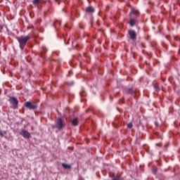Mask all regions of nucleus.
I'll list each match as a JSON object with an SVG mask.
<instances>
[{"mask_svg":"<svg viewBox=\"0 0 180 180\" xmlns=\"http://www.w3.org/2000/svg\"><path fill=\"white\" fill-rule=\"evenodd\" d=\"M16 39L19 43V47L21 51H23V50H25V47L26 46V44H27V41L30 40V37H29V35L20 36V37H17Z\"/></svg>","mask_w":180,"mask_h":180,"instance_id":"obj_1","label":"nucleus"},{"mask_svg":"<svg viewBox=\"0 0 180 180\" xmlns=\"http://www.w3.org/2000/svg\"><path fill=\"white\" fill-rule=\"evenodd\" d=\"M139 15H140V12H139L136 8H131L130 12V20L129 25L133 27L136 25V18H139Z\"/></svg>","mask_w":180,"mask_h":180,"instance_id":"obj_2","label":"nucleus"},{"mask_svg":"<svg viewBox=\"0 0 180 180\" xmlns=\"http://www.w3.org/2000/svg\"><path fill=\"white\" fill-rule=\"evenodd\" d=\"M55 127L58 130H61L65 127V122L61 118H57L55 122Z\"/></svg>","mask_w":180,"mask_h":180,"instance_id":"obj_3","label":"nucleus"},{"mask_svg":"<svg viewBox=\"0 0 180 180\" xmlns=\"http://www.w3.org/2000/svg\"><path fill=\"white\" fill-rule=\"evenodd\" d=\"M24 106L30 110H36L37 109V103H32L31 101H26L24 103Z\"/></svg>","mask_w":180,"mask_h":180,"instance_id":"obj_4","label":"nucleus"},{"mask_svg":"<svg viewBox=\"0 0 180 180\" xmlns=\"http://www.w3.org/2000/svg\"><path fill=\"white\" fill-rule=\"evenodd\" d=\"M128 34L131 40H132L133 41H136V39H137V33H136V31L130 30L128 32Z\"/></svg>","mask_w":180,"mask_h":180,"instance_id":"obj_5","label":"nucleus"},{"mask_svg":"<svg viewBox=\"0 0 180 180\" xmlns=\"http://www.w3.org/2000/svg\"><path fill=\"white\" fill-rule=\"evenodd\" d=\"M8 102L11 105H13V108H16L18 106V103H19V101L16 97L11 96L8 99Z\"/></svg>","mask_w":180,"mask_h":180,"instance_id":"obj_6","label":"nucleus"},{"mask_svg":"<svg viewBox=\"0 0 180 180\" xmlns=\"http://www.w3.org/2000/svg\"><path fill=\"white\" fill-rule=\"evenodd\" d=\"M20 136H22L24 139H30L31 135L29 133V131L22 129L21 131H20Z\"/></svg>","mask_w":180,"mask_h":180,"instance_id":"obj_7","label":"nucleus"},{"mask_svg":"<svg viewBox=\"0 0 180 180\" xmlns=\"http://www.w3.org/2000/svg\"><path fill=\"white\" fill-rule=\"evenodd\" d=\"M86 12L87 13H94L95 12V9L92 6H89L86 8Z\"/></svg>","mask_w":180,"mask_h":180,"instance_id":"obj_8","label":"nucleus"},{"mask_svg":"<svg viewBox=\"0 0 180 180\" xmlns=\"http://www.w3.org/2000/svg\"><path fill=\"white\" fill-rule=\"evenodd\" d=\"M72 126H78V118H74L71 121Z\"/></svg>","mask_w":180,"mask_h":180,"instance_id":"obj_9","label":"nucleus"},{"mask_svg":"<svg viewBox=\"0 0 180 180\" xmlns=\"http://www.w3.org/2000/svg\"><path fill=\"white\" fill-rule=\"evenodd\" d=\"M62 167L65 169H71V165H68L67 163H62Z\"/></svg>","mask_w":180,"mask_h":180,"instance_id":"obj_10","label":"nucleus"},{"mask_svg":"<svg viewBox=\"0 0 180 180\" xmlns=\"http://www.w3.org/2000/svg\"><path fill=\"white\" fill-rule=\"evenodd\" d=\"M127 94H129V95H134V91L132 90V89H127Z\"/></svg>","mask_w":180,"mask_h":180,"instance_id":"obj_11","label":"nucleus"},{"mask_svg":"<svg viewBox=\"0 0 180 180\" xmlns=\"http://www.w3.org/2000/svg\"><path fill=\"white\" fill-rule=\"evenodd\" d=\"M112 180H124V179L119 176H114L112 177Z\"/></svg>","mask_w":180,"mask_h":180,"instance_id":"obj_12","label":"nucleus"},{"mask_svg":"<svg viewBox=\"0 0 180 180\" xmlns=\"http://www.w3.org/2000/svg\"><path fill=\"white\" fill-rule=\"evenodd\" d=\"M40 0H33L32 4L33 5H39Z\"/></svg>","mask_w":180,"mask_h":180,"instance_id":"obj_13","label":"nucleus"},{"mask_svg":"<svg viewBox=\"0 0 180 180\" xmlns=\"http://www.w3.org/2000/svg\"><path fill=\"white\" fill-rule=\"evenodd\" d=\"M152 171H153V174L155 175V174H157V171H158L157 167H153L152 169Z\"/></svg>","mask_w":180,"mask_h":180,"instance_id":"obj_14","label":"nucleus"},{"mask_svg":"<svg viewBox=\"0 0 180 180\" xmlns=\"http://www.w3.org/2000/svg\"><path fill=\"white\" fill-rule=\"evenodd\" d=\"M5 134H6V131H0V136H1V137H4Z\"/></svg>","mask_w":180,"mask_h":180,"instance_id":"obj_15","label":"nucleus"},{"mask_svg":"<svg viewBox=\"0 0 180 180\" xmlns=\"http://www.w3.org/2000/svg\"><path fill=\"white\" fill-rule=\"evenodd\" d=\"M154 88H155V91H157V92H158V91H160V86L158 85L155 84L154 86Z\"/></svg>","mask_w":180,"mask_h":180,"instance_id":"obj_16","label":"nucleus"},{"mask_svg":"<svg viewBox=\"0 0 180 180\" xmlns=\"http://www.w3.org/2000/svg\"><path fill=\"white\" fill-rule=\"evenodd\" d=\"M127 127H128V129H131L133 127V124L131 122H129L127 124Z\"/></svg>","mask_w":180,"mask_h":180,"instance_id":"obj_17","label":"nucleus"},{"mask_svg":"<svg viewBox=\"0 0 180 180\" xmlns=\"http://www.w3.org/2000/svg\"><path fill=\"white\" fill-rule=\"evenodd\" d=\"M80 29H84V27L79 26Z\"/></svg>","mask_w":180,"mask_h":180,"instance_id":"obj_18","label":"nucleus"},{"mask_svg":"<svg viewBox=\"0 0 180 180\" xmlns=\"http://www.w3.org/2000/svg\"><path fill=\"white\" fill-rule=\"evenodd\" d=\"M165 147H168V144H167V145H165Z\"/></svg>","mask_w":180,"mask_h":180,"instance_id":"obj_19","label":"nucleus"},{"mask_svg":"<svg viewBox=\"0 0 180 180\" xmlns=\"http://www.w3.org/2000/svg\"><path fill=\"white\" fill-rule=\"evenodd\" d=\"M56 2H58V0H55Z\"/></svg>","mask_w":180,"mask_h":180,"instance_id":"obj_20","label":"nucleus"}]
</instances>
